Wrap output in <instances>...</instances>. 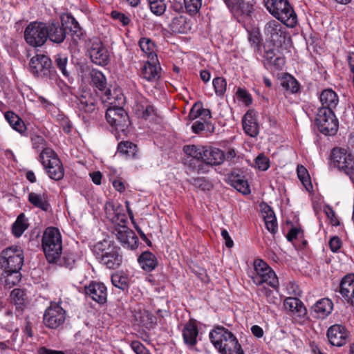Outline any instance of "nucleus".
<instances>
[{
    "instance_id": "nucleus-3",
    "label": "nucleus",
    "mask_w": 354,
    "mask_h": 354,
    "mask_svg": "<svg viewBox=\"0 0 354 354\" xmlns=\"http://www.w3.org/2000/svg\"><path fill=\"white\" fill-rule=\"evenodd\" d=\"M41 243L48 262H55L59 258L62 249L61 234L58 229L47 227L44 232Z\"/></svg>"
},
{
    "instance_id": "nucleus-31",
    "label": "nucleus",
    "mask_w": 354,
    "mask_h": 354,
    "mask_svg": "<svg viewBox=\"0 0 354 354\" xmlns=\"http://www.w3.org/2000/svg\"><path fill=\"white\" fill-rule=\"evenodd\" d=\"M77 105L80 110L86 113H92L95 109V101L89 95H82L77 98Z\"/></svg>"
},
{
    "instance_id": "nucleus-37",
    "label": "nucleus",
    "mask_w": 354,
    "mask_h": 354,
    "mask_svg": "<svg viewBox=\"0 0 354 354\" xmlns=\"http://www.w3.org/2000/svg\"><path fill=\"white\" fill-rule=\"evenodd\" d=\"M281 86L292 93H297L299 89L298 82L292 75L286 74L281 80Z\"/></svg>"
},
{
    "instance_id": "nucleus-28",
    "label": "nucleus",
    "mask_w": 354,
    "mask_h": 354,
    "mask_svg": "<svg viewBox=\"0 0 354 354\" xmlns=\"http://www.w3.org/2000/svg\"><path fill=\"white\" fill-rule=\"evenodd\" d=\"M198 334V328L194 322L189 321L185 325L183 330V336L186 344L194 346L196 343Z\"/></svg>"
},
{
    "instance_id": "nucleus-62",
    "label": "nucleus",
    "mask_w": 354,
    "mask_h": 354,
    "mask_svg": "<svg viewBox=\"0 0 354 354\" xmlns=\"http://www.w3.org/2000/svg\"><path fill=\"white\" fill-rule=\"evenodd\" d=\"M91 178H92L93 182L96 185L101 184V180L102 175L100 171H95L90 174Z\"/></svg>"
},
{
    "instance_id": "nucleus-1",
    "label": "nucleus",
    "mask_w": 354,
    "mask_h": 354,
    "mask_svg": "<svg viewBox=\"0 0 354 354\" xmlns=\"http://www.w3.org/2000/svg\"><path fill=\"white\" fill-rule=\"evenodd\" d=\"M93 252L96 259L109 269L118 268L122 262V256L119 248L106 239L97 243L93 247Z\"/></svg>"
},
{
    "instance_id": "nucleus-49",
    "label": "nucleus",
    "mask_w": 354,
    "mask_h": 354,
    "mask_svg": "<svg viewBox=\"0 0 354 354\" xmlns=\"http://www.w3.org/2000/svg\"><path fill=\"white\" fill-rule=\"evenodd\" d=\"M260 291L261 294L266 297L268 303L277 304L280 302V299L277 296V293H274L270 289L263 287L260 289Z\"/></svg>"
},
{
    "instance_id": "nucleus-42",
    "label": "nucleus",
    "mask_w": 354,
    "mask_h": 354,
    "mask_svg": "<svg viewBox=\"0 0 354 354\" xmlns=\"http://www.w3.org/2000/svg\"><path fill=\"white\" fill-rule=\"evenodd\" d=\"M204 148L203 147H197L196 145H185L183 147V151L189 156L198 160H203Z\"/></svg>"
},
{
    "instance_id": "nucleus-6",
    "label": "nucleus",
    "mask_w": 354,
    "mask_h": 354,
    "mask_svg": "<svg viewBox=\"0 0 354 354\" xmlns=\"http://www.w3.org/2000/svg\"><path fill=\"white\" fill-rule=\"evenodd\" d=\"M209 339L214 346L223 354L235 348L239 342L236 337L227 329L218 326L209 333Z\"/></svg>"
},
{
    "instance_id": "nucleus-47",
    "label": "nucleus",
    "mask_w": 354,
    "mask_h": 354,
    "mask_svg": "<svg viewBox=\"0 0 354 354\" xmlns=\"http://www.w3.org/2000/svg\"><path fill=\"white\" fill-rule=\"evenodd\" d=\"M127 281L128 280L126 277L118 274H113L111 277V282H112L113 285L115 287H116L120 290H124L127 288V287H128Z\"/></svg>"
},
{
    "instance_id": "nucleus-44",
    "label": "nucleus",
    "mask_w": 354,
    "mask_h": 354,
    "mask_svg": "<svg viewBox=\"0 0 354 354\" xmlns=\"http://www.w3.org/2000/svg\"><path fill=\"white\" fill-rule=\"evenodd\" d=\"M212 84L215 91V93L218 96L224 95L227 88V82L224 77H215Z\"/></svg>"
},
{
    "instance_id": "nucleus-39",
    "label": "nucleus",
    "mask_w": 354,
    "mask_h": 354,
    "mask_svg": "<svg viewBox=\"0 0 354 354\" xmlns=\"http://www.w3.org/2000/svg\"><path fill=\"white\" fill-rule=\"evenodd\" d=\"M118 153L124 155L126 157H135L137 153V146L130 142L125 141L118 144Z\"/></svg>"
},
{
    "instance_id": "nucleus-22",
    "label": "nucleus",
    "mask_w": 354,
    "mask_h": 354,
    "mask_svg": "<svg viewBox=\"0 0 354 354\" xmlns=\"http://www.w3.org/2000/svg\"><path fill=\"white\" fill-rule=\"evenodd\" d=\"M203 161L209 165H219L225 159L224 152L214 147L204 148Z\"/></svg>"
},
{
    "instance_id": "nucleus-55",
    "label": "nucleus",
    "mask_w": 354,
    "mask_h": 354,
    "mask_svg": "<svg viewBox=\"0 0 354 354\" xmlns=\"http://www.w3.org/2000/svg\"><path fill=\"white\" fill-rule=\"evenodd\" d=\"M208 124L207 121L197 120L192 126V131L196 134H200L205 130L206 126Z\"/></svg>"
},
{
    "instance_id": "nucleus-35",
    "label": "nucleus",
    "mask_w": 354,
    "mask_h": 354,
    "mask_svg": "<svg viewBox=\"0 0 354 354\" xmlns=\"http://www.w3.org/2000/svg\"><path fill=\"white\" fill-rule=\"evenodd\" d=\"M252 5L243 0H240L237 4L233 6L231 11L234 15L249 17L252 12Z\"/></svg>"
},
{
    "instance_id": "nucleus-14",
    "label": "nucleus",
    "mask_w": 354,
    "mask_h": 354,
    "mask_svg": "<svg viewBox=\"0 0 354 354\" xmlns=\"http://www.w3.org/2000/svg\"><path fill=\"white\" fill-rule=\"evenodd\" d=\"M331 161L334 167L349 174L354 170L353 157L344 149L335 148L332 151Z\"/></svg>"
},
{
    "instance_id": "nucleus-11",
    "label": "nucleus",
    "mask_w": 354,
    "mask_h": 354,
    "mask_svg": "<svg viewBox=\"0 0 354 354\" xmlns=\"http://www.w3.org/2000/svg\"><path fill=\"white\" fill-rule=\"evenodd\" d=\"M264 34L266 39L277 47L282 46L288 37L286 28L275 20H270L266 23Z\"/></svg>"
},
{
    "instance_id": "nucleus-19",
    "label": "nucleus",
    "mask_w": 354,
    "mask_h": 354,
    "mask_svg": "<svg viewBox=\"0 0 354 354\" xmlns=\"http://www.w3.org/2000/svg\"><path fill=\"white\" fill-rule=\"evenodd\" d=\"M117 239L124 245L130 249L138 247V238L134 232L126 226H120L115 229Z\"/></svg>"
},
{
    "instance_id": "nucleus-24",
    "label": "nucleus",
    "mask_w": 354,
    "mask_h": 354,
    "mask_svg": "<svg viewBox=\"0 0 354 354\" xmlns=\"http://www.w3.org/2000/svg\"><path fill=\"white\" fill-rule=\"evenodd\" d=\"M339 292L348 302L354 306V277L346 276L342 279Z\"/></svg>"
},
{
    "instance_id": "nucleus-32",
    "label": "nucleus",
    "mask_w": 354,
    "mask_h": 354,
    "mask_svg": "<svg viewBox=\"0 0 354 354\" xmlns=\"http://www.w3.org/2000/svg\"><path fill=\"white\" fill-rule=\"evenodd\" d=\"M134 319L137 324L146 328L152 327L153 317L149 311L143 310L136 311L134 315Z\"/></svg>"
},
{
    "instance_id": "nucleus-58",
    "label": "nucleus",
    "mask_w": 354,
    "mask_h": 354,
    "mask_svg": "<svg viewBox=\"0 0 354 354\" xmlns=\"http://www.w3.org/2000/svg\"><path fill=\"white\" fill-rule=\"evenodd\" d=\"M329 246L333 252H337L342 246V241L337 236H334L330 239Z\"/></svg>"
},
{
    "instance_id": "nucleus-53",
    "label": "nucleus",
    "mask_w": 354,
    "mask_h": 354,
    "mask_svg": "<svg viewBox=\"0 0 354 354\" xmlns=\"http://www.w3.org/2000/svg\"><path fill=\"white\" fill-rule=\"evenodd\" d=\"M255 163L258 169L262 171H266L269 168V160L263 155L257 156Z\"/></svg>"
},
{
    "instance_id": "nucleus-21",
    "label": "nucleus",
    "mask_w": 354,
    "mask_h": 354,
    "mask_svg": "<svg viewBox=\"0 0 354 354\" xmlns=\"http://www.w3.org/2000/svg\"><path fill=\"white\" fill-rule=\"evenodd\" d=\"M242 124L245 133L250 137H256L259 134V126L254 110L246 112L243 117Z\"/></svg>"
},
{
    "instance_id": "nucleus-54",
    "label": "nucleus",
    "mask_w": 354,
    "mask_h": 354,
    "mask_svg": "<svg viewBox=\"0 0 354 354\" xmlns=\"http://www.w3.org/2000/svg\"><path fill=\"white\" fill-rule=\"evenodd\" d=\"M111 16L112 17L113 19L120 21L124 26L128 25L130 22V19L128 17H127L124 14L118 12L116 10L112 11L111 13Z\"/></svg>"
},
{
    "instance_id": "nucleus-25",
    "label": "nucleus",
    "mask_w": 354,
    "mask_h": 354,
    "mask_svg": "<svg viewBox=\"0 0 354 354\" xmlns=\"http://www.w3.org/2000/svg\"><path fill=\"white\" fill-rule=\"evenodd\" d=\"M48 38L53 43L61 44L66 38V30L59 24L51 23L47 25Z\"/></svg>"
},
{
    "instance_id": "nucleus-13",
    "label": "nucleus",
    "mask_w": 354,
    "mask_h": 354,
    "mask_svg": "<svg viewBox=\"0 0 354 354\" xmlns=\"http://www.w3.org/2000/svg\"><path fill=\"white\" fill-rule=\"evenodd\" d=\"M66 312L59 304L51 302L44 315V322L46 326L57 328L64 324Z\"/></svg>"
},
{
    "instance_id": "nucleus-10",
    "label": "nucleus",
    "mask_w": 354,
    "mask_h": 354,
    "mask_svg": "<svg viewBox=\"0 0 354 354\" xmlns=\"http://www.w3.org/2000/svg\"><path fill=\"white\" fill-rule=\"evenodd\" d=\"M107 122L115 129L125 131L130 125L129 116L125 110L120 106H113L107 109L106 111Z\"/></svg>"
},
{
    "instance_id": "nucleus-48",
    "label": "nucleus",
    "mask_w": 354,
    "mask_h": 354,
    "mask_svg": "<svg viewBox=\"0 0 354 354\" xmlns=\"http://www.w3.org/2000/svg\"><path fill=\"white\" fill-rule=\"evenodd\" d=\"M297 176L302 184L306 187V189L308 190V187H311V183L310 182L308 171L304 166L299 165L297 167Z\"/></svg>"
},
{
    "instance_id": "nucleus-5",
    "label": "nucleus",
    "mask_w": 354,
    "mask_h": 354,
    "mask_svg": "<svg viewBox=\"0 0 354 354\" xmlns=\"http://www.w3.org/2000/svg\"><path fill=\"white\" fill-rule=\"evenodd\" d=\"M39 158L51 179L59 180L64 177V171L62 164L53 150L50 148L44 149Z\"/></svg>"
},
{
    "instance_id": "nucleus-64",
    "label": "nucleus",
    "mask_w": 354,
    "mask_h": 354,
    "mask_svg": "<svg viewBox=\"0 0 354 354\" xmlns=\"http://www.w3.org/2000/svg\"><path fill=\"white\" fill-rule=\"evenodd\" d=\"M38 354H64V353L61 351H55L42 347L39 350Z\"/></svg>"
},
{
    "instance_id": "nucleus-34",
    "label": "nucleus",
    "mask_w": 354,
    "mask_h": 354,
    "mask_svg": "<svg viewBox=\"0 0 354 354\" xmlns=\"http://www.w3.org/2000/svg\"><path fill=\"white\" fill-rule=\"evenodd\" d=\"M28 223L25 217L24 214H20L12 227V234L16 237H19L22 235L24 232L28 228Z\"/></svg>"
},
{
    "instance_id": "nucleus-29",
    "label": "nucleus",
    "mask_w": 354,
    "mask_h": 354,
    "mask_svg": "<svg viewBox=\"0 0 354 354\" xmlns=\"http://www.w3.org/2000/svg\"><path fill=\"white\" fill-rule=\"evenodd\" d=\"M284 307L292 313H297V315L301 317L304 316L306 313V309L302 302L295 297L286 298L284 301Z\"/></svg>"
},
{
    "instance_id": "nucleus-9",
    "label": "nucleus",
    "mask_w": 354,
    "mask_h": 354,
    "mask_svg": "<svg viewBox=\"0 0 354 354\" xmlns=\"http://www.w3.org/2000/svg\"><path fill=\"white\" fill-rule=\"evenodd\" d=\"M316 122L320 132L325 135L333 136L338 129V121L333 111L319 109Z\"/></svg>"
},
{
    "instance_id": "nucleus-20",
    "label": "nucleus",
    "mask_w": 354,
    "mask_h": 354,
    "mask_svg": "<svg viewBox=\"0 0 354 354\" xmlns=\"http://www.w3.org/2000/svg\"><path fill=\"white\" fill-rule=\"evenodd\" d=\"M84 291L86 296L99 304H104L106 301V288L104 283L92 282L85 287Z\"/></svg>"
},
{
    "instance_id": "nucleus-40",
    "label": "nucleus",
    "mask_w": 354,
    "mask_h": 354,
    "mask_svg": "<svg viewBox=\"0 0 354 354\" xmlns=\"http://www.w3.org/2000/svg\"><path fill=\"white\" fill-rule=\"evenodd\" d=\"M29 202L35 207H38L44 211H47L49 204L44 196L35 192H30L28 195Z\"/></svg>"
},
{
    "instance_id": "nucleus-33",
    "label": "nucleus",
    "mask_w": 354,
    "mask_h": 354,
    "mask_svg": "<svg viewBox=\"0 0 354 354\" xmlns=\"http://www.w3.org/2000/svg\"><path fill=\"white\" fill-rule=\"evenodd\" d=\"M5 118L10 126L17 131L22 133L26 127L23 120L13 112L8 111L5 113Z\"/></svg>"
},
{
    "instance_id": "nucleus-57",
    "label": "nucleus",
    "mask_w": 354,
    "mask_h": 354,
    "mask_svg": "<svg viewBox=\"0 0 354 354\" xmlns=\"http://www.w3.org/2000/svg\"><path fill=\"white\" fill-rule=\"evenodd\" d=\"M131 347L136 354H150L143 344L138 341L132 342Z\"/></svg>"
},
{
    "instance_id": "nucleus-52",
    "label": "nucleus",
    "mask_w": 354,
    "mask_h": 354,
    "mask_svg": "<svg viewBox=\"0 0 354 354\" xmlns=\"http://www.w3.org/2000/svg\"><path fill=\"white\" fill-rule=\"evenodd\" d=\"M62 21L67 24H71L68 28H70L71 31L76 32L80 28L78 22L71 15H66L65 17H62Z\"/></svg>"
},
{
    "instance_id": "nucleus-46",
    "label": "nucleus",
    "mask_w": 354,
    "mask_h": 354,
    "mask_svg": "<svg viewBox=\"0 0 354 354\" xmlns=\"http://www.w3.org/2000/svg\"><path fill=\"white\" fill-rule=\"evenodd\" d=\"M187 12L191 15L196 14L201 8V0H184Z\"/></svg>"
},
{
    "instance_id": "nucleus-61",
    "label": "nucleus",
    "mask_w": 354,
    "mask_h": 354,
    "mask_svg": "<svg viewBox=\"0 0 354 354\" xmlns=\"http://www.w3.org/2000/svg\"><path fill=\"white\" fill-rule=\"evenodd\" d=\"M326 213L328 217L330 218L333 225H338L339 224L337 218H336L335 212L331 208H328L326 210Z\"/></svg>"
},
{
    "instance_id": "nucleus-18",
    "label": "nucleus",
    "mask_w": 354,
    "mask_h": 354,
    "mask_svg": "<svg viewBox=\"0 0 354 354\" xmlns=\"http://www.w3.org/2000/svg\"><path fill=\"white\" fill-rule=\"evenodd\" d=\"M92 80L95 86L100 91H104L102 96V100L104 103H108L113 105L118 100V97H113L109 88H106V82L104 75L101 72H95L92 77Z\"/></svg>"
},
{
    "instance_id": "nucleus-8",
    "label": "nucleus",
    "mask_w": 354,
    "mask_h": 354,
    "mask_svg": "<svg viewBox=\"0 0 354 354\" xmlns=\"http://www.w3.org/2000/svg\"><path fill=\"white\" fill-rule=\"evenodd\" d=\"M47 24L43 22L33 21L25 29L26 41L33 47L43 46L48 39Z\"/></svg>"
},
{
    "instance_id": "nucleus-12",
    "label": "nucleus",
    "mask_w": 354,
    "mask_h": 354,
    "mask_svg": "<svg viewBox=\"0 0 354 354\" xmlns=\"http://www.w3.org/2000/svg\"><path fill=\"white\" fill-rule=\"evenodd\" d=\"M88 53L91 61L99 66L109 63V55L106 48L98 38H93L88 43Z\"/></svg>"
},
{
    "instance_id": "nucleus-27",
    "label": "nucleus",
    "mask_w": 354,
    "mask_h": 354,
    "mask_svg": "<svg viewBox=\"0 0 354 354\" xmlns=\"http://www.w3.org/2000/svg\"><path fill=\"white\" fill-rule=\"evenodd\" d=\"M322 106L319 109H327L333 111L338 104L339 99L335 92L332 89H325L320 95Z\"/></svg>"
},
{
    "instance_id": "nucleus-43",
    "label": "nucleus",
    "mask_w": 354,
    "mask_h": 354,
    "mask_svg": "<svg viewBox=\"0 0 354 354\" xmlns=\"http://www.w3.org/2000/svg\"><path fill=\"white\" fill-rule=\"evenodd\" d=\"M233 187L239 192L243 194H248L250 193V185L248 181L242 177L236 176L232 180Z\"/></svg>"
},
{
    "instance_id": "nucleus-7",
    "label": "nucleus",
    "mask_w": 354,
    "mask_h": 354,
    "mask_svg": "<svg viewBox=\"0 0 354 354\" xmlns=\"http://www.w3.org/2000/svg\"><path fill=\"white\" fill-rule=\"evenodd\" d=\"M255 274L252 277L253 282L257 286L266 283L277 290L279 281L275 272L261 259H257L254 262Z\"/></svg>"
},
{
    "instance_id": "nucleus-17",
    "label": "nucleus",
    "mask_w": 354,
    "mask_h": 354,
    "mask_svg": "<svg viewBox=\"0 0 354 354\" xmlns=\"http://www.w3.org/2000/svg\"><path fill=\"white\" fill-rule=\"evenodd\" d=\"M160 71L158 57L153 56L145 62L141 68V75L149 82H155L160 77Z\"/></svg>"
},
{
    "instance_id": "nucleus-15",
    "label": "nucleus",
    "mask_w": 354,
    "mask_h": 354,
    "mask_svg": "<svg viewBox=\"0 0 354 354\" xmlns=\"http://www.w3.org/2000/svg\"><path fill=\"white\" fill-rule=\"evenodd\" d=\"M52 68L51 59L45 55H37L30 61V70L36 76H46Z\"/></svg>"
},
{
    "instance_id": "nucleus-63",
    "label": "nucleus",
    "mask_w": 354,
    "mask_h": 354,
    "mask_svg": "<svg viewBox=\"0 0 354 354\" xmlns=\"http://www.w3.org/2000/svg\"><path fill=\"white\" fill-rule=\"evenodd\" d=\"M200 112L201 113V116H202L201 120L207 121V119H210L212 118L211 111L208 109H203L201 104Z\"/></svg>"
},
{
    "instance_id": "nucleus-38",
    "label": "nucleus",
    "mask_w": 354,
    "mask_h": 354,
    "mask_svg": "<svg viewBox=\"0 0 354 354\" xmlns=\"http://www.w3.org/2000/svg\"><path fill=\"white\" fill-rule=\"evenodd\" d=\"M139 45L142 51L147 55L148 59H151V57L153 56L158 57L155 53L156 46L150 39L145 37L141 38L139 41Z\"/></svg>"
},
{
    "instance_id": "nucleus-16",
    "label": "nucleus",
    "mask_w": 354,
    "mask_h": 354,
    "mask_svg": "<svg viewBox=\"0 0 354 354\" xmlns=\"http://www.w3.org/2000/svg\"><path fill=\"white\" fill-rule=\"evenodd\" d=\"M327 337L333 346H342L346 343L348 333L344 326L335 324L328 328Z\"/></svg>"
},
{
    "instance_id": "nucleus-36",
    "label": "nucleus",
    "mask_w": 354,
    "mask_h": 354,
    "mask_svg": "<svg viewBox=\"0 0 354 354\" xmlns=\"http://www.w3.org/2000/svg\"><path fill=\"white\" fill-rule=\"evenodd\" d=\"M10 299L17 310H21L27 299L25 291L22 289L15 288L10 293Z\"/></svg>"
},
{
    "instance_id": "nucleus-26",
    "label": "nucleus",
    "mask_w": 354,
    "mask_h": 354,
    "mask_svg": "<svg viewBox=\"0 0 354 354\" xmlns=\"http://www.w3.org/2000/svg\"><path fill=\"white\" fill-rule=\"evenodd\" d=\"M333 306V302L329 299L324 298L318 301L312 307V310L315 313V317L323 319L331 313Z\"/></svg>"
},
{
    "instance_id": "nucleus-45",
    "label": "nucleus",
    "mask_w": 354,
    "mask_h": 354,
    "mask_svg": "<svg viewBox=\"0 0 354 354\" xmlns=\"http://www.w3.org/2000/svg\"><path fill=\"white\" fill-rule=\"evenodd\" d=\"M55 62L56 66L60 70L65 77L69 76V72L67 70L68 58L66 55L58 54L55 56Z\"/></svg>"
},
{
    "instance_id": "nucleus-59",
    "label": "nucleus",
    "mask_w": 354,
    "mask_h": 354,
    "mask_svg": "<svg viewBox=\"0 0 354 354\" xmlns=\"http://www.w3.org/2000/svg\"><path fill=\"white\" fill-rule=\"evenodd\" d=\"M221 236L225 241L226 247L229 248H232V246L234 245V242L231 239L228 232L225 229L221 230Z\"/></svg>"
},
{
    "instance_id": "nucleus-30",
    "label": "nucleus",
    "mask_w": 354,
    "mask_h": 354,
    "mask_svg": "<svg viewBox=\"0 0 354 354\" xmlns=\"http://www.w3.org/2000/svg\"><path fill=\"white\" fill-rule=\"evenodd\" d=\"M138 262L142 268L146 271H151L157 266L156 257L150 252H143L138 258Z\"/></svg>"
},
{
    "instance_id": "nucleus-51",
    "label": "nucleus",
    "mask_w": 354,
    "mask_h": 354,
    "mask_svg": "<svg viewBox=\"0 0 354 354\" xmlns=\"http://www.w3.org/2000/svg\"><path fill=\"white\" fill-rule=\"evenodd\" d=\"M236 95L246 106L251 104L252 102L251 95L245 88H238Z\"/></svg>"
},
{
    "instance_id": "nucleus-60",
    "label": "nucleus",
    "mask_w": 354,
    "mask_h": 354,
    "mask_svg": "<svg viewBox=\"0 0 354 354\" xmlns=\"http://www.w3.org/2000/svg\"><path fill=\"white\" fill-rule=\"evenodd\" d=\"M261 207V214H262V216H263V219H265L266 217H268L270 215H272L274 213L272 208L266 204H263Z\"/></svg>"
},
{
    "instance_id": "nucleus-23",
    "label": "nucleus",
    "mask_w": 354,
    "mask_h": 354,
    "mask_svg": "<svg viewBox=\"0 0 354 354\" xmlns=\"http://www.w3.org/2000/svg\"><path fill=\"white\" fill-rule=\"evenodd\" d=\"M173 32L185 34L192 29L190 20L183 15L174 17L169 25Z\"/></svg>"
},
{
    "instance_id": "nucleus-4",
    "label": "nucleus",
    "mask_w": 354,
    "mask_h": 354,
    "mask_svg": "<svg viewBox=\"0 0 354 354\" xmlns=\"http://www.w3.org/2000/svg\"><path fill=\"white\" fill-rule=\"evenodd\" d=\"M24 252L17 246L4 249L0 255V266L6 273H18L24 263Z\"/></svg>"
},
{
    "instance_id": "nucleus-41",
    "label": "nucleus",
    "mask_w": 354,
    "mask_h": 354,
    "mask_svg": "<svg viewBox=\"0 0 354 354\" xmlns=\"http://www.w3.org/2000/svg\"><path fill=\"white\" fill-rule=\"evenodd\" d=\"M151 12L156 15H162L167 8L165 0H147Z\"/></svg>"
},
{
    "instance_id": "nucleus-50",
    "label": "nucleus",
    "mask_w": 354,
    "mask_h": 354,
    "mask_svg": "<svg viewBox=\"0 0 354 354\" xmlns=\"http://www.w3.org/2000/svg\"><path fill=\"white\" fill-rule=\"evenodd\" d=\"M266 228L269 232L274 234L277 231L278 225L274 213L263 219Z\"/></svg>"
},
{
    "instance_id": "nucleus-56",
    "label": "nucleus",
    "mask_w": 354,
    "mask_h": 354,
    "mask_svg": "<svg viewBox=\"0 0 354 354\" xmlns=\"http://www.w3.org/2000/svg\"><path fill=\"white\" fill-rule=\"evenodd\" d=\"M201 110V104L200 103H195L194 106L192 107L189 115L187 116V118L189 120H194L195 119L198 118L199 116H201V113L200 112Z\"/></svg>"
},
{
    "instance_id": "nucleus-2",
    "label": "nucleus",
    "mask_w": 354,
    "mask_h": 354,
    "mask_svg": "<svg viewBox=\"0 0 354 354\" xmlns=\"http://www.w3.org/2000/svg\"><path fill=\"white\" fill-rule=\"evenodd\" d=\"M269 12L282 24L294 28L297 23V15L288 0H264Z\"/></svg>"
}]
</instances>
